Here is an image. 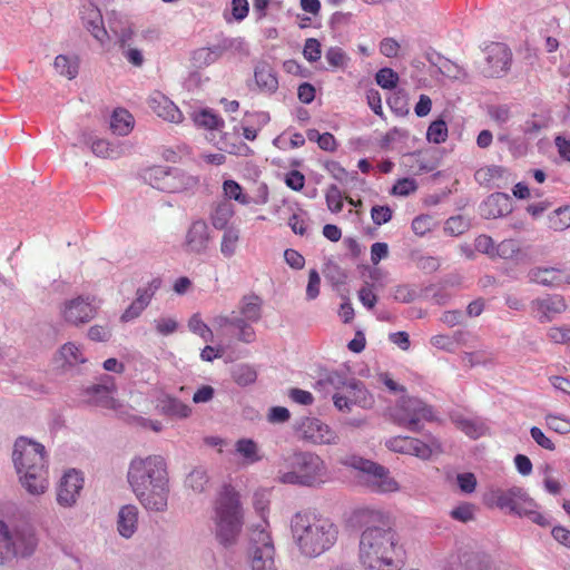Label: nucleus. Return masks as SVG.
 <instances>
[{
	"instance_id": "nucleus-1",
	"label": "nucleus",
	"mask_w": 570,
	"mask_h": 570,
	"mask_svg": "<svg viewBox=\"0 0 570 570\" xmlns=\"http://www.w3.org/2000/svg\"><path fill=\"white\" fill-rule=\"evenodd\" d=\"M127 479L137 499L147 510H166L169 478L167 463L161 455L135 458L130 462Z\"/></svg>"
},
{
	"instance_id": "nucleus-2",
	"label": "nucleus",
	"mask_w": 570,
	"mask_h": 570,
	"mask_svg": "<svg viewBox=\"0 0 570 570\" xmlns=\"http://www.w3.org/2000/svg\"><path fill=\"white\" fill-rule=\"evenodd\" d=\"M294 541L302 554L315 558L330 550L338 535L337 527L326 517L299 511L291 520Z\"/></svg>"
},
{
	"instance_id": "nucleus-3",
	"label": "nucleus",
	"mask_w": 570,
	"mask_h": 570,
	"mask_svg": "<svg viewBox=\"0 0 570 570\" xmlns=\"http://www.w3.org/2000/svg\"><path fill=\"white\" fill-rule=\"evenodd\" d=\"M22 487L29 494L41 495L49 488L46 450L41 443L19 438L12 454Z\"/></svg>"
},
{
	"instance_id": "nucleus-4",
	"label": "nucleus",
	"mask_w": 570,
	"mask_h": 570,
	"mask_svg": "<svg viewBox=\"0 0 570 570\" xmlns=\"http://www.w3.org/2000/svg\"><path fill=\"white\" fill-rule=\"evenodd\" d=\"M397 539L392 529L367 528L360 541V560L368 570H397Z\"/></svg>"
},
{
	"instance_id": "nucleus-5",
	"label": "nucleus",
	"mask_w": 570,
	"mask_h": 570,
	"mask_svg": "<svg viewBox=\"0 0 570 570\" xmlns=\"http://www.w3.org/2000/svg\"><path fill=\"white\" fill-rule=\"evenodd\" d=\"M213 512L218 542L225 547L235 544L244 523L239 493L229 484L223 485L214 501Z\"/></svg>"
},
{
	"instance_id": "nucleus-6",
	"label": "nucleus",
	"mask_w": 570,
	"mask_h": 570,
	"mask_svg": "<svg viewBox=\"0 0 570 570\" xmlns=\"http://www.w3.org/2000/svg\"><path fill=\"white\" fill-rule=\"evenodd\" d=\"M292 471L278 472L283 484L318 487L328 481V470L324 460L312 452H295L288 458Z\"/></svg>"
},
{
	"instance_id": "nucleus-7",
	"label": "nucleus",
	"mask_w": 570,
	"mask_h": 570,
	"mask_svg": "<svg viewBox=\"0 0 570 570\" xmlns=\"http://www.w3.org/2000/svg\"><path fill=\"white\" fill-rule=\"evenodd\" d=\"M37 543L36 533L31 527L9 525L0 520V567L16 558L32 554Z\"/></svg>"
},
{
	"instance_id": "nucleus-8",
	"label": "nucleus",
	"mask_w": 570,
	"mask_h": 570,
	"mask_svg": "<svg viewBox=\"0 0 570 570\" xmlns=\"http://www.w3.org/2000/svg\"><path fill=\"white\" fill-rule=\"evenodd\" d=\"M389 416L394 424L412 432H419L422 422H432L435 419L432 406L414 396L399 400L390 407Z\"/></svg>"
},
{
	"instance_id": "nucleus-9",
	"label": "nucleus",
	"mask_w": 570,
	"mask_h": 570,
	"mask_svg": "<svg viewBox=\"0 0 570 570\" xmlns=\"http://www.w3.org/2000/svg\"><path fill=\"white\" fill-rule=\"evenodd\" d=\"M250 569L277 570L275 564V548L266 523L250 534Z\"/></svg>"
},
{
	"instance_id": "nucleus-10",
	"label": "nucleus",
	"mask_w": 570,
	"mask_h": 570,
	"mask_svg": "<svg viewBox=\"0 0 570 570\" xmlns=\"http://www.w3.org/2000/svg\"><path fill=\"white\" fill-rule=\"evenodd\" d=\"M346 463L366 474V482L373 491L380 493L399 491V483L383 465L360 456H352Z\"/></svg>"
},
{
	"instance_id": "nucleus-11",
	"label": "nucleus",
	"mask_w": 570,
	"mask_h": 570,
	"mask_svg": "<svg viewBox=\"0 0 570 570\" xmlns=\"http://www.w3.org/2000/svg\"><path fill=\"white\" fill-rule=\"evenodd\" d=\"M511 61V49L505 43L492 42L484 49V60L480 65V71L487 78H500L509 71Z\"/></svg>"
},
{
	"instance_id": "nucleus-12",
	"label": "nucleus",
	"mask_w": 570,
	"mask_h": 570,
	"mask_svg": "<svg viewBox=\"0 0 570 570\" xmlns=\"http://www.w3.org/2000/svg\"><path fill=\"white\" fill-rule=\"evenodd\" d=\"M303 440L313 444H337V433L326 423L316 417H305L299 424Z\"/></svg>"
},
{
	"instance_id": "nucleus-13",
	"label": "nucleus",
	"mask_w": 570,
	"mask_h": 570,
	"mask_svg": "<svg viewBox=\"0 0 570 570\" xmlns=\"http://www.w3.org/2000/svg\"><path fill=\"white\" fill-rule=\"evenodd\" d=\"M82 487V475L76 470L67 471L57 488L58 504L65 508L72 507L77 502Z\"/></svg>"
},
{
	"instance_id": "nucleus-14",
	"label": "nucleus",
	"mask_w": 570,
	"mask_h": 570,
	"mask_svg": "<svg viewBox=\"0 0 570 570\" xmlns=\"http://www.w3.org/2000/svg\"><path fill=\"white\" fill-rule=\"evenodd\" d=\"M417 101L414 104L416 108H426L432 107V104H438V99L431 97L425 94H420L417 89H407L404 87H396L393 91L387 96L386 101L389 107H407L415 99Z\"/></svg>"
},
{
	"instance_id": "nucleus-15",
	"label": "nucleus",
	"mask_w": 570,
	"mask_h": 570,
	"mask_svg": "<svg viewBox=\"0 0 570 570\" xmlns=\"http://www.w3.org/2000/svg\"><path fill=\"white\" fill-rule=\"evenodd\" d=\"M567 308V302L561 295H548L531 302V309L540 323L551 322Z\"/></svg>"
},
{
	"instance_id": "nucleus-16",
	"label": "nucleus",
	"mask_w": 570,
	"mask_h": 570,
	"mask_svg": "<svg viewBox=\"0 0 570 570\" xmlns=\"http://www.w3.org/2000/svg\"><path fill=\"white\" fill-rule=\"evenodd\" d=\"M161 279L154 278L146 287H139L136 292V298L121 314V322H130L140 316L145 308L149 305L156 291L160 287Z\"/></svg>"
},
{
	"instance_id": "nucleus-17",
	"label": "nucleus",
	"mask_w": 570,
	"mask_h": 570,
	"mask_svg": "<svg viewBox=\"0 0 570 570\" xmlns=\"http://www.w3.org/2000/svg\"><path fill=\"white\" fill-rule=\"evenodd\" d=\"M209 242L210 235L207 223L203 219L195 220L186 233L184 248L187 253L202 254L208 248Z\"/></svg>"
},
{
	"instance_id": "nucleus-18",
	"label": "nucleus",
	"mask_w": 570,
	"mask_h": 570,
	"mask_svg": "<svg viewBox=\"0 0 570 570\" xmlns=\"http://www.w3.org/2000/svg\"><path fill=\"white\" fill-rule=\"evenodd\" d=\"M61 314L67 323L80 325L95 317L96 308L82 297H77L65 303Z\"/></svg>"
},
{
	"instance_id": "nucleus-19",
	"label": "nucleus",
	"mask_w": 570,
	"mask_h": 570,
	"mask_svg": "<svg viewBox=\"0 0 570 570\" xmlns=\"http://www.w3.org/2000/svg\"><path fill=\"white\" fill-rule=\"evenodd\" d=\"M530 278L537 284L552 287L570 284V274L556 267L534 268L530 272Z\"/></svg>"
},
{
	"instance_id": "nucleus-20",
	"label": "nucleus",
	"mask_w": 570,
	"mask_h": 570,
	"mask_svg": "<svg viewBox=\"0 0 570 570\" xmlns=\"http://www.w3.org/2000/svg\"><path fill=\"white\" fill-rule=\"evenodd\" d=\"M509 200V197L504 194H492L481 205V213L485 218H497L503 216L510 210Z\"/></svg>"
},
{
	"instance_id": "nucleus-21",
	"label": "nucleus",
	"mask_w": 570,
	"mask_h": 570,
	"mask_svg": "<svg viewBox=\"0 0 570 570\" xmlns=\"http://www.w3.org/2000/svg\"><path fill=\"white\" fill-rule=\"evenodd\" d=\"M350 403L356 404L363 409H370L374 404L373 395L365 389L362 382L352 380L344 386Z\"/></svg>"
},
{
	"instance_id": "nucleus-22",
	"label": "nucleus",
	"mask_w": 570,
	"mask_h": 570,
	"mask_svg": "<svg viewBox=\"0 0 570 570\" xmlns=\"http://www.w3.org/2000/svg\"><path fill=\"white\" fill-rule=\"evenodd\" d=\"M86 9V17H83V23L87 30L100 42L104 43L108 37L106 29L104 28L102 16L100 10L92 3H89Z\"/></svg>"
},
{
	"instance_id": "nucleus-23",
	"label": "nucleus",
	"mask_w": 570,
	"mask_h": 570,
	"mask_svg": "<svg viewBox=\"0 0 570 570\" xmlns=\"http://www.w3.org/2000/svg\"><path fill=\"white\" fill-rule=\"evenodd\" d=\"M443 453L442 443L434 436H429L428 442L414 438L407 455L416 456L421 460H430L433 455Z\"/></svg>"
},
{
	"instance_id": "nucleus-24",
	"label": "nucleus",
	"mask_w": 570,
	"mask_h": 570,
	"mask_svg": "<svg viewBox=\"0 0 570 570\" xmlns=\"http://www.w3.org/2000/svg\"><path fill=\"white\" fill-rule=\"evenodd\" d=\"M110 130L118 136H127L135 126V118L128 109H114L110 115Z\"/></svg>"
},
{
	"instance_id": "nucleus-25",
	"label": "nucleus",
	"mask_w": 570,
	"mask_h": 570,
	"mask_svg": "<svg viewBox=\"0 0 570 570\" xmlns=\"http://www.w3.org/2000/svg\"><path fill=\"white\" fill-rule=\"evenodd\" d=\"M138 523V509L135 505H124L118 513V531L125 538H130Z\"/></svg>"
},
{
	"instance_id": "nucleus-26",
	"label": "nucleus",
	"mask_w": 570,
	"mask_h": 570,
	"mask_svg": "<svg viewBox=\"0 0 570 570\" xmlns=\"http://www.w3.org/2000/svg\"><path fill=\"white\" fill-rule=\"evenodd\" d=\"M193 121L197 128L219 130L224 127V119L213 109H198L193 114Z\"/></svg>"
},
{
	"instance_id": "nucleus-27",
	"label": "nucleus",
	"mask_w": 570,
	"mask_h": 570,
	"mask_svg": "<svg viewBox=\"0 0 570 570\" xmlns=\"http://www.w3.org/2000/svg\"><path fill=\"white\" fill-rule=\"evenodd\" d=\"M239 313L247 322H258L262 317V299L257 295H246L239 303Z\"/></svg>"
},
{
	"instance_id": "nucleus-28",
	"label": "nucleus",
	"mask_w": 570,
	"mask_h": 570,
	"mask_svg": "<svg viewBox=\"0 0 570 570\" xmlns=\"http://www.w3.org/2000/svg\"><path fill=\"white\" fill-rule=\"evenodd\" d=\"M110 385H96L91 389L92 402L107 409H116L117 401L114 397L115 384L111 377H108Z\"/></svg>"
},
{
	"instance_id": "nucleus-29",
	"label": "nucleus",
	"mask_w": 570,
	"mask_h": 570,
	"mask_svg": "<svg viewBox=\"0 0 570 570\" xmlns=\"http://www.w3.org/2000/svg\"><path fill=\"white\" fill-rule=\"evenodd\" d=\"M85 144L96 156L101 158H118L122 154L120 145H114L106 139L85 140Z\"/></svg>"
},
{
	"instance_id": "nucleus-30",
	"label": "nucleus",
	"mask_w": 570,
	"mask_h": 570,
	"mask_svg": "<svg viewBox=\"0 0 570 570\" xmlns=\"http://www.w3.org/2000/svg\"><path fill=\"white\" fill-rule=\"evenodd\" d=\"M53 67L56 71L69 80L75 79L79 72V61L77 57L58 55L55 58Z\"/></svg>"
},
{
	"instance_id": "nucleus-31",
	"label": "nucleus",
	"mask_w": 570,
	"mask_h": 570,
	"mask_svg": "<svg viewBox=\"0 0 570 570\" xmlns=\"http://www.w3.org/2000/svg\"><path fill=\"white\" fill-rule=\"evenodd\" d=\"M235 450L236 453L243 458L245 463L253 464L262 459L258 445L252 439H239L235 443Z\"/></svg>"
},
{
	"instance_id": "nucleus-32",
	"label": "nucleus",
	"mask_w": 570,
	"mask_h": 570,
	"mask_svg": "<svg viewBox=\"0 0 570 570\" xmlns=\"http://www.w3.org/2000/svg\"><path fill=\"white\" fill-rule=\"evenodd\" d=\"M255 80L261 89L272 92L277 89L278 81L268 65H262L255 69Z\"/></svg>"
},
{
	"instance_id": "nucleus-33",
	"label": "nucleus",
	"mask_w": 570,
	"mask_h": 570,
	"mask_svg": "<svg viewBox=\"0 0 570 570\" xmlns=\"http://www.w3.org/2000/svg\"><path fill=\"white\" fill-rule=\"evenodd\" d=\"M436 58L439 59L438 63V70L440 73L450 79L455 80H464L466 79L468 75L465 70L460 67L459 65L454 63L453 61L441 57L440 55H436Z\"/></svg>"
},
{
	"instance_id": "nucleus-34",
	"label": "nucleus",
	"mask_w": 570,
	"mask_h": 570,
	"mask_svg": "<svg viewBox=\"0 0 570 570\" xmlns=\"http://www.w3.org/2000/svg\"><path fill=\"white\" fill-rule=\"evenodd\" d=\"M60 357L68 365H77L86 362L79 346L69 342L61 346L59 351Z\"/></svg>"
},
{
	"instance_id": "nucleus-35",
	"label": "nucleus",
	"mask_w": 570,
	"mask_h": 570,
	"mask_svg": "<svg viewBox=\"0 0 570 570\" xmlns=\"http://www.w3.org/2000/svg\"><path fill=\"white\" fill-rule=\"evenodd\" d=\"M523 491L521 489L514 488L507 492H500L497 495V505L501 509H509L511 512L517 508V503L522 499Z\"/></svg>"
},
{
	"instance_id": "nucleus-36",
	"label": "nucleus",
	"mask_w": 570,
	"mask_h": 570,
	"mask_svg": "<svg viewBox=\"0 0 570 570\" xmlns=\"http://www.w3.org/2000/svg\"><path fill=\"white\" fill-rule=\"evenodd\" d=\"M521 248L515 239H504L495 247L494 258L513 259L519 256Z\"/></svg>"
},
{
	"instance_id": "nucleus-37",
	"label": "nucleus",
	"mask_w": 570,
	"mask_h": 570,
	"mask_svg": "<svg viewBox=\"0 0 570 570\" xmlns=\"http://www.w3.org/2000/svg\"><path fill=\"white\" fill-rule=\"evenodd\" d=\"M239 240L238 230L228 228L225 230L222 242L220 252L225 257H232L236 253L237 243Z\"/></svg>"
},
{
	"instance_id": "nucleus-38",
	"label": "nucleus",
	"mask_w": 570,
	"mask_h": 570,
	"mask_svg": "<svg viewBox=\"0 0 570 570\" xmlns=\"http://www.w3.org/2000/svg\"><path fill=\"white\" fill-rule=\"evenodd\" d=\"M426 138L430 142L442 144L448 139V126L442 119L433 121L426 131Z\"/></svg>"
},
{
	"instance_id": "nucleus-39",
	"label": "nucleus",
	"mask_w": 570,
	"mask_h": 570,
	"mask_svg": "<svg viewBox=\"0 0 570 570\" xmlns=\"http://www.w3.org/2000/svg\"><path fill=\"white\" fill-rule=\"evenodd\" d=\"M544 421L550 430L559 434L570 433V419L564 415L549 413L544 416Z\"/></svg>"
},
{
	"instance_id": "nucleus-40",
	"label": "nucleus",
	"mask_w": 570,
	"mask_h": 570,
	"mask_svg": "<svg viewBox=\"0 0 570 570\" xmlns=\"http://www.w3.org/2000/svg\"><path fill=\"white\" fill-rule=\"evenodd\" d=\"M233 379L238 385L246 386L256 381L257 374L252 366L242 364L234 368Z\"/></svg>"
},
{
	"instance_id": "nucleus-41",
	"label": "nucleus",
	"mask_w": 570,
	"mask_h": 570,
	"mask_svg": "<svg viewBox=\"0 0 570 570\" xmlns=\"http://www.w3.org/2000/svg\"><path fill=\"white\" fill-rule=\"evenodd\" d=\"M188 328L200 336L205 342H212L214 338L213 331L203 322L199 314H194L188 321Z\"/></svg>"
},
{
	"instance_id": "nucleus-42",
	"label": "nucleus",
	"mask_w": 570,
	"mask_h": 570,
	"mask_svg": "<svg viewBox=\"0 0 570 570\" xmlns=\"http://www.w3.org/2000/svg\"><path fill=\"white\" fill-rule=\"evenodd\" d=\"M376 83L383 89L393 90L399 82V75L392 68H382L375 75Z\"/></svg>"
},
{
	"instance_id": "nucleus-43",
	"label": "nucleus",
	"mask_w": 570,
	"mask_h": 570,
	"mask_svg": "<svg viewBox=\"0 0 570 570\" xmlns=\"http://www.w3.org/2000/svg\"><path fill=\"white\" fill-rule=\"evenodd\" d=\"M413 441L414 438L412 436L397 435L387 439L385 441V446L390 451L407 455V453H410Z\"/></svg>"
},
{
	"instance_id": "nucleus-44",
	"label": "nucleus",
	"mask_w": 570,
	"mask_h": 570,
	"mask_svg": "<svg viewBox=\"0 0 570 570\" xmlns=\"http://www.w3.org/2000/svg\"><path fill=\"white\" fill-rule=\"evenodd\" d=\"M343 197L342 191L336 185H331L325 193V200L327 208L332 213H340L343 209Z\"/></svg>"
},
{
	"instance_id": "nucleus-45",
	"label": "nucleus",
	"mask_w": 570,
	"mask_h": 570,
	"mask_svg": "<svg viewBox=\"0 0 570 570\" xmlns=\"http://www.w3.org/2000/svg\"><path fill=\"white\" fill-rule=\"evenodd\" d=\"M550 226L554 230H564L570 227V208L563 207L558 208L553 212V214L549 217Z\"/></svg>"
},
{
	"instance_id": "nucleus-46",
	"label": "nucleus",
	"mask_w": 570,
	"mask_h": 570,
	"mask_svg": "<svg viewBox=\"0 0 570 570\" xmlns=\"http://www.w3.org/2000/svg\"><path fill=\"white\" fill-rule=\"evenodd\" d=\"M435 226L434 219L430 215H419L411 224L413 233L420 237L426 235Z\"/></svg>"
},
{
	"instance_id": "nucleus-47",
	"label": "nucleus",
	"mask_w": 570,
	"mask_h": 570,
	"mask_svg": "<svg viewBox=\"0 0 570 570\" xmlns=\"http://www.w3.org/2000/svg\"><path fill=\"white\" fill-rule=\"evenodd\" d=\"M232 216L233 210L228 205H219L216 207L215 212L212 215V224L217 229H224L226 228Z\"/></svg>"
},
{
	"instance_id": "nucleus-48",
	"label": "nucleus",
	"mask_w": 570,
	"mask_h": 570,
	"mask_svg": "<svg viewBox=\"0 0 570 570\" xmlns=\"http://www.w3.org/2000/svg\"><path fill=\"white\" fill-rule=\"evenodd\" d=\"M225 195L243 205L249 204V198L243 194L240 185L235 180H225L223 185Z\"/></svg>"
},
{
	"instance_id": "nucleus-49",
	"label": "nucleus",
	"mask_w": 570,
	"mask_h": 570,
	"mask_svg": "<svg viewBox=\"0 0 570 570\" xmlns=\"http://www.w3.org/2000/svg\"><path fill=\"white\" fill-rule=\"evenodd\" d=\"M207 482L208 478L206 472L202 470H194L187 475L185 484L194 492H203Z\"/></svg>"
},
{
	"instance_id": "nucleus-50",
	"label": "nucleus",
	"mask_w": 570,
	"mask_h": 570,
	"mask_svg": "<svg viewBox=\"0 0 570 570\" xmlns=\"http://www.w3.org/2000/svg\"><path fill=\"white\" fill-rule=\"evenodd\" d=\"M547 337L554 344H570V326H551L547 331Z\"/></svg>"
},
{
	"instance_id": "nucleus-51",
	"label": "nucleus",
	"mask_w": 570,
	"mask_h": 570,
	"mask_svg": "<svg viewBox=\"0 0 570 570\" xmlns=\"http://www.w3.org/2000/svg\"><path fill=\"white\" fill-rule=\"evenodd\" d=\"M460 429L470 438L478 439L488 432V426L483 422H473L463 420L459 422Z\"/></svg>"
},
{
	"instance_id": "nucleus-52",
	"label": "nucleus",
	"mask_w": 570,
	"mask_h": 570,
	"mask_svg": "<svg viewBox=\"0 0 570 570\" xmlns=\"http://www.w3.org/2000/svg\"><path fill=\"white\" fill-rule=\"evenodd\" d=\"M325 59L334 68H344L348 62V57L340 47L328 48L325 52Z\"/></svg>"
},
{
	"instance_id": "nucleus-53",
	"label": "nucleus",
	"mask_w": 570,
	"mask_h": 570,
	"mask_svg": "<svg viewBox=\"0 0 570 570\" xmlns=\"http://www.w3.org/2000/svg\"><path fill=\"white\" fill-rule=\"evenodd\" d=\"M222 150L230 154V155H236V156H249L253 150L250 149V147H248L245 142L243 141H237V142H229L227 140V135H224L222 137V147H220Z\"/></svg>"
},
{
	"instance_id": "nucleus-54",
	"label": "nucleus",
	"mask_w": 570,
	"mask_h": 570,
	"mask_svg": "<svg viewBox=\"0 0 570 570\" xmlns=\"http://www.w3.org/2000/svg\"><path fill=\"white\" fill-rule=\"evenodd\" d=\"M169 176V173L163 167H153L146 171V179L150 183V185L157 189L166 190L167 184L161 181V179Z\"/></svg>"
},
{
	"instance_id": "nucleus-55",
	"label": "nucleus",
	"mask_w": 570,
	"mask_h": 570,
	"mask_svg": "<svg viewBox=\"0 0 570 570\" xmlns=\"http://www.w3.org/2000/svg\"><path fill=\"white\" fill-rule=\"evenodd\" d=\"M219 56L220 52L218 50L200 48L194 52L193 59L198 65V67H204L214 63Z\"/></svg>"
},
{
	"instance_id": "nucleus-56",
	"label": "nucleus",
	"mask_w": 570,
	"mask_h": 570,
	"mask_svg": "<svg viewBox=\"0 0 570 570\" xmlns=\"http://www.w3.org/2000/svg\"><path fill=\"white\" fill-rule=\"evenodd\" d=\"M271 120L269 114L264 110L246 111L243 125L254 124V127L262 129Z\"/></svg>"
},
{
	"instance_id": "nucleus-57",
	"label": "nucleus",
	"mask_w": 570,
	"mask_h": 570,
	"mask_svg": "<svg viewBox=\"0 0 570 570\" xmlns=\"http://www.w3.org/2000/svg\"><path fill=\"white\" fill-rule=\"evenodd\" d=\"M303 55L304 58L309 62H315L320 60L322 56L320 41L315 38H308L305 41Z\"/></svg>"
},
{
	"instance_id": "nucleus-58",
	"label": "nucleus",
	"mask_w": 570,
	"mask_h": 570,
	"mask_svg": "<svg viewBox=\"0 0 570 570\" xmlns=\"http://www.w3.org/2000/svg\"><path fill=\"white\" fill-rule=\"evenodd\" d=\"M234 326L238 330V340L244 343H252L255 340V331L247 323V321L243 318H236L234 322Z\"/></svg>"
},
{
	"instance_id": "nucleus-59",
	"label": "nucleus",
	"mask_w": 570,
	"mask_h": 570,
	"mask_svg": "<svg viewBox=\"0 0 570 570\" xmlns=\"http://www.w3.org/2000/svg\"><path fill=\"white\" fill-rule=\"evenodd\" d=\"M417 188L416 181L412 178H402L396 181L392 188V194L397 196H409Z\"/></svg>"
},
{
	"instance_id": "nucleus-60",
	"label": "nucleus",
	"mask_w": 570,
	"mask_h": 570,
	"mask_svg": "<svg viewBox=\"0 0 570 570\" xmlns=\"http://www.w3.org/2000/svg\"><path fill=\"white\" fill-rule=\"evenodd\" d=\"M392 209L389 206H373L371 209V218L377 226L389 223L392 219Z\"/></svg>"
},
{
	"instance_id": "nucleus-61",
	"label": "nucleus",
	"mask_w": 570,
	"mask_h": 570,
	"mask_svg": "<svg viewBox=\"0 0 570 570\" xmlns=\"http://www.w3.org/2000/svg\"><path fill=\"white\" fill-rule=\"evenodd\" d=\"M474 247L478 252L494 258L495 247L493 239L488 235H480L475 238Z\"/></svg>"
},
{
	"instance_id": "nucleus-62",
	"label": "nucleus",
	"mask_w": 570,
	"mask_h": 570,
	"mask_svg": "<svg viewBox=\"0 0 570 570\" xmlns=\"http://www.w3.org/2000/svg\"><path fill=\"white\" fill-rule=\"evenodd\" d=\"M166 411L175 416L178 417H187L190 414V407L179 400L176 399H168Z\"/></svg>"
},
{
	"instance_id": "nucleus-63",
	"label": "nucleus",
	"mask_w": 570,
	"mask_h": 570,
	"mask_svg": "<svg viewBox=\"0 0 570 570\" xmlns=\"http://www.w3.org/2000/svg\"><path fill=\"white\" fill-rule=\"evenodd\" d=\"M326 171L337 181L345 183L348 179L347 170L337 161H327L325 164Z\"/></svg>"
},
{
	"instance_id": "nucleus-64",
	"label": "nucleus",
	"mask_w": 570,
	"mask_h": 570,
	"mask_svg": "<svg viewBox=\"0 0 570 570\" xmlns=\"http://www.w3.org/2000/svg\"><path fill=\"white\" fill-rule=\"evenodd\" d=\"M400 43L391 37L383 38L380 42V52L387 58H394L399 55Z\"/></svg>"
}]
</instances>
